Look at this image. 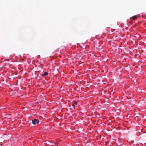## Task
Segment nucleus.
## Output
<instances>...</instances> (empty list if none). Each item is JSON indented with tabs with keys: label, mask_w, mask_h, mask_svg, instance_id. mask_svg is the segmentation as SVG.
<instances>
[{
	"label": "nucleus",
	"mask_w": 146,
	"mask_h": 146,
	"mask_svg": "<svg viewBox=\"0 0 146 146\" xmlns=\"http://www.w3.org/2000/svg\"><path fill=\"white\" fill-rule=\"evenodd\" d=\"M108 144V143L107 142L106 143V145H107Z\"/></svg>",
	"instance_id": "7"
},
{
	"label": "nucleus",
	"mask_w": 146,
	"mask_h": 146,
	"mask_svg": "<svg viewBox=\"0 0 146 146\" xmlns=\"http://www.w3.org/2000/svg\"><path fill=\"white\" fill-rule=\"evenodd\" d=\"M131 19H132L133 20H135L137 18V17L136 15L130 18Z\"/></svg>",
	"instance_id": "3"
},
{
	"label": "nucleus",
	"mask_w": 146,
	"mask_h": 146,
	"mask_svg": "<svg viewBox=\"0 0 146 146\" xmlns=\"http://www.w3.org/2000/svg\"><path fill=\"white\" fill-rule=\"evenodd\" d=\"M39 122V121L38 119H35L32 121V123L33 124H38Z\"/></svg>",
	"instance_id": "1"
},
{
	"label": "nucleus",
	"mask_w": 146,
	"mask_h": 146,
	"mask_svg": "<svg viewBox=\"0 0 146 146\" xmlns=\"http://www.w3.org/2000/svg\"><path fill=\"white\" fill-rule=\"evenodd\" d=\"M48 74V73L47 72H45L43 74H42V76L43 77H44L45 76L47 75Z\"/></svg>",
	"instance_id": "2"
},
{
	"label": "nucleus",
	"mask_w": 146,
	"mask_h": 146,
	"mask_svg": "<svg viewBox=\"0 0 146 146\" xmlns=\"http://www.w3.org/2000/svg\"><path fill=\"white\" fill-rule=\"evenodd\" d=\"M55 144L56 145H58V142H55Z\"/></svg>",
	"instance_id": "4"
},
{
	"label": "nucleus",
	"mask_w": 146,
	"mask_h": 146,
	"mask_svg": "<svg viewBox=\"0 0 146 146\" xmlns=\"http://www.w3.org/2000/svg\"><path fill=\"white\" fill-rule=\"evenodd\" d=\"M118 146H121L120 145H119Z\"/></svg>",
	"instance_id": "8"
},
{
	"label": "nucleus",
	"mask_w": 146,
	"mask_h": 146,
	"mask_svg": "<svg viewBox=\"0 0 146 146\" xmlns=\"http://www.w3.org/2000/svg\"><path fill=\"white\" fill-rule=\"evenodd\" d=\"M74 104H75L76 105H77V103L76 102H74Z\"/></svg>",
	"instance_id": "5"
},
{
	"label": "nucleus",
	"mask_w": 146,
	"mask_h": 146,
	"mask_svg": "<svg viewBox=\"0 0 146 146\" xmlns=\"http://www.w3.org/2000/svg\"><path fill=\"white\" fill-rule=\"evenodd\" d=\"M72 106L74 108H75V105L74 104H73L72 105Z\"/></svg>",
	"instance_id": "6"
}]
</instances>
